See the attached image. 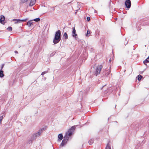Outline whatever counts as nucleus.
<instances>
[{
  "label": "nucleus",
  "mask_w": 149,
  "mask_h": 149,
  "mask_svg": "<svg viewBox=\"0 0 149 149\" xmlns=\"http://www.w3.org/2000/svg\"><path fill=\"white\" fill-rule=\"evenodd\" d=\"M47 72H48L47 71H44V72H42L41 74V75H43L44 74H45L47 73Z\"/></svg>",
  "instance_id": "nucleus-28"
},
{
  "label": "nucleus",
  "mask_w": 149,
  "mask_h": 149,
  "mask_svg": "<svg viewBox=\"0 0 149 149\" xmlns=\"http://www.w3.org/2000/svg\"><path fill=\"white\" fill-rule=\"evenodd\" d=\"M33 20L36 22H38L40 20V19L39 18H37L34 19Z\"/></svg>",
  "instance_id": "nucleus-23"
},
{
  "label": "nucleus",
  "mask_w": 149,
  "mask_h": 149,
  "mask_svg": "<svg viewBox=\"0 0 149 149\" xmlns=\"http://www.w3.org/2000/svg\"><path fill=\"white\" fill-rule=\"evenodd\" d=\"M72 131L69 130L66 133V134L64 136H66V137L68 138V139H69V137L72 135Z\"/></svg>",
  "instance_id": "nucleus-5"
},
{
  "label": "nucleus",
  "mask_w": 149,
  "mask_h": 149,
  "mask_svg": "<svg viewBox=\"0 0 149 149\" xmlns=\"http://www.w3.org/2000/svg\"><path fill=\"white\" fill-rule=\"evenodd\" d=\"M63 37L65 39H68V36L66 32L64 33L63 35Z\"/></svg>",
  "instance_id": "nucleus-17"
},
{
  "label": "nucleus",
  "mask_w": 149,
  "mask_h": 149,
  "mask_svg": "<svg viewBox=\"0 0 149 149\" xmlns=\"http://www.w3.org/2000/svg\"><path fill=\"white\" fill-rule=\"evenodd\" d=\"M27 25L29 27H30L32 25H33V22L31 21H29L27 22Z\"/></svg>",
  "instance_id": "nucleus-15"
},
{
  "label": "nucleus",
  "mask_w": 149,
  "mask_h": 149,
  "mask_svg": "<svg viewBox=\"0 0 149 149\" xmlns=\"http://www.w3.org/2000/svg\"><path fill=\"white\" fill-rule=\"evenodd\" d=\"M75 129V127L74 126L72 127L69 130H70V131H72V132L73 131V130H74Z\"/></svg>",
  "instance_id": "nucleus-24"
},
{
  "label": "nucleus",
  "mask_w": 149,
  "mask_h": 149,
  "mask_svg": "<svg viewBox=\"0 0 149 149\" xmlns=\"http://www.w3.org/2000/svg\"><path fill=\"white\" fill-rule=\"evenodd\" d=\"M111 61V58H110L109 60V62H110Z\"/></svg>",
  "instance_id": "nucleus-36"
},
{
  "label": "nucleus",
  "mask_w": 149,
  "mask_h": 149,
  "mask_svg": "<svg viewBox=\"0 0 149 149\" xmlns=\"http://www.w3.org/2000/svg\"><path fill=\"white\" fill-rule=\"evenodd\" d=\"M77 36V34L76 33H73L72 34V36L73 37H76V36Z\"/></svg>",
  "instance_id": "nucleus-32"
},
{
  "label": "nucleus",
  "mask_w": 149,
  "mask_h": 149,
  "mask_svg": "<svg viewBox=\"0 0 149 149\" xmlns=\"http://www.w3.org/2000/svg\"><path fill=\"white\" fill-rule=\"evenodd\" d=\"M27 19H21V22H26L27 21Z\"/></svg>",
  "instance_id": "nucleus-27"
},
{
  "label": "nucleus",
  "mask_w": 149,
  "mask_h": 149,
  "mask_svg": "<svg viewBox=\"0 0 149 149\" xmlns=\"http://www.w3.org/2000/svg\"><path fill=\"white\" fill-rule=\"evenodd\" d=\"M61 31H60V30H58L56 32L54 37L61 38Z\"/></svg>",
  "instance_id": "nucleus-7"
},
{
  "label": "nucleus",
  "mask_w": 149,
  "mask_h": 149,
  "mask_svg": "<svg viewBox=\"0 0 149 149\" xmlns=\"http://www.w3.org/2000/svg\"><path fill=\"white\" fill-rule=\"evenodd\" d=\"M90 31L89 30H88L87 31V33L86 34V36H88V34H90Z\"/></svg>",
  "instance_id": "nucleus-29"
},
{
  "label": "nucleus",
  "mask_w": 149,
  "mask_h": 149,
  "mask_svg": "<svg viewBox=\"0 0 149 149\" xmlns=\"http://www.w3.org/2000/svg\"><path fill=\"white\" fill-rule=\"evenodd\" d=\"M3 116H2L0 117V125L1 124L2 120L3 118Z\"/></svg>",
  "instance_id": "nucleus-26"
},
{
  "label": "nucleus",
  "mask_w": 149,
  "mask_h": 149,
  "mask_svg": "<svg viewBox=\"0 0 149 149\" xmlns=\"http://www.w3.org/2000/svg\"><path fill=\"white\" fill-rule=\"evenodd\" d=\"M76 33V30L74 28L73 29V31H72V33L73 34L74 33Z\"/></svg>",
  "instance_id": "nucleus-31"
},
{
  "label": "nucleus",
  "mask_w": 149,
  "mask_h": 149,
  "mask_svg": "<svg viewBox=\"0 0 149 149\" xmlns=\"http://www.w3.org/2000/svg\"><path fill=\"white\" fill-rule=\"evenodd\" d=\"M4 65V64H3L1 66V70H2L3 69Z\"/></svg>",
  "instance_id": "nucleus-33"
},
{
  "label": "nucleus",
  "mask_w": 149,
  "mask_h": 149,
  "mask_svg": "<svg viewBox=\"0 0 149 149\" xmlns=\"http://www.w3.org/2000/svg\"><path fill=\"white\" fill-rule=\"evenodd\" d=\"M125 5L127 8H130L131 6L130 1V0H126L125 2Z\"/></svg>",
  "instance_id": "nucleus-4"
},
{
  "label": "nucleus",
  "mask_w": 149,
  "mask_h": 149,
  "mask_svg": "<svg viewBox=\"0 0 149 149\" xmlns=\"http://www.w3.org/2000/svg\"><path fill=\"white\" fill-rule=\"evenodd\" d=\"M12 21L13 22H15V24L21 23V19H13L12 20Z\"/></svg>",
  "instance_id": "nucleus-11"
},
{
  "label": "nucleus",
  "mask_w": 149,
  "mask_h": 149,
  "mask_svg": "<svg viewBox=\"0 0 149 149\" xmlns=\"http://www.w3.org/2000/svg\"><path fill=\"white\" fill-rule=\"evenodd\" d=\"M86 18H87V20L88 21H89L90 20V18L89 17H87Z\"/></svg>",
  "instance_id": "nucleus-34"
},
{
  "label": "nucleus",
  "mask_w": 149,
  "mask_h": 149,
  "mask_svg": "<svg viewBox=\"0 0 149 149\" xmlns=\"http://www.w3.org/2000/svg\"><path fill=\"white\" fill-rule=\"evenodd\" d=\"M61 40V38L54 37L53 39V42L54 44L58 43Z\"/></svg>",
  "instance_id": "nucleus-6"
},
{
  "label": "nucleus",
  "mask_w": 149,
  "mask_h": 149,
  "mask_svg": "<svg viewBox=\"0 0 149 149\" xmlns=\"http://www.w3.org/2000/svg\"><path fill=\"white\" fill-rule=\"evenodd\" d=\"M7 30L9 31H11L12 30V28L11 26H9L7 28Z\"/></svg>",
  "instance_id": "nucleus-22"
},
{
  "label": "nucleus",
  "mask_w": 149,
  "mask_h": 149,
  "mask_svg": "<svg viewBox=\"0 0 149 149\" xmlns=\"http://www.w3.org/2000/svg\"><path fill=\"white\" fill-rule=\"evenodd\" d=\"M148 24H149V21L146 22H144V25H147Z\"/></svg>",
  "instance_id": "nucleus-25"
},
{
  "label": "nucleus",
  "mask_w": 149,
  "mask_h": 149,
  "mask_svg": "<svg viewBox=\"0 0 149 149\" xmlns=\"http://www.w3.org/2000/svg\"><path fill=\"white\" fill-rule=\"evenodd\" d=\"M93 139L90 140L88 141V143L90 145H91L93 143Z\"/></svg>",
  "instance_id": "nucleus-18"
},
{
  "label": "nucleus",
  "mask_w": 149,
  "mask_h": 149,
  "mask_svg": "<svg viewBox=\"0 0 149 149\" xmlns=\"http://www.w3.org/2000/svg\"><path fill=\"white\" fill-rule=\"evenodd\" d=\"M4 76V75L3 74V71L1 70H0V77L2 78Z\"/></svg>",
  "instance_id": "nucleus-16"
},
{
  "label": "nucleus",
  "mask_w": 149,
  "mask_h": 149,
  "mask_svg": "<svg viewBox=\"0 0 149 149\" xmlns=\"http://www.w3.org/2000/svg\"><path fill=\"white\" fill-rule=\"evenodd\" d=\"M68 138L66 137V136L64 137V139L63 140L61 143L60 145V146L61 147L64 146L65 145L67 142L68 141Z\"/></svg>",
  "instance_id": "nucleus-3"
},
{
  "label": "nucleus",
  "mask_w": 149,
  "mask_h": 149,
  "mask_svg": "<svg viewBox=\"0 0 149 149\" xmlns=\"http://www.w3.org/2000/svg\"><path fill=\"white\" fill-rule=\"evenodd\" d=\"M5 20V17L3 15H1V17L0 19V22L2 24H4V21Z\"/></svg>",
  "instance_id": "nucleus-12"
},
{
  "label": "nucleus",
  "mask_w": 149,
  "mask_h": 149,
  "mask_svg": "<svg viewBox=\"0 0 149 149\" xmlns=\"http://www.w3.org/2000/svg\"><path fill=\"white\" fill-rule=\"evenodd\" d=\"M58 141H60L63 138V136L62 134H60L58 135Z\"/></svg>",
  "instance_id": "nucleus-13"
},
{
  "label": "nucleus",
  "mask_w": 149,
  "mask_h": 149,
  "mask_svg": "<svg viewBox=\"0 0 149 149\" xmlns=\"http://www.w3.org/2000/svg\"><path fill=\"white\" fill-rule=\"evenodd\" d=\"M128 43V42L126 41L125 42H124V44L125 45H126Z\"/></svg>",
  "instance_id": "nucleus-35"
},
{
  "label": "nucleus",
  "mask_w": 149,
  "mask_h": 149,
  "mask_svg": "<svg viewBox=\"0 0 149 149\" xmlns=\"http://www.w3.org/2000/svg\"><path fill=\"white\" fill-rule=\"evenodd\" d=\"M36 0H31V2L29 3V6H32L34 5L36 3Z\"/></svg>",
  "instance_id": "nucleus-14"
},
{
  "label": "nucleus",
  "mask_w": 149,
  "mask_h": 149,
  "mask_svg": "<svg viewBox=\"0 0 149 149\" xmlns=\"http://www.w3.org/2000/svg\"><path fill=\"white\" fill-rule=\"evenodd\" d=\"M137 77L138 80L139 81H140L141 80V79L142 78V76L141 75H140V74H139L138 76Z\"/></svg>",
  "instance_id": "nucleus-20"
},
{
  "label": "nucleus",
  "mask_w": 149,
  "mask_h": 149,
  "mask_svg": "<svg viewBox=\"0 0 149 149\" xmlns=\"http://www.w3.org/2000/svg\"><path fill=\"white\" fill-rule=\"evenodd\" d=\"M21 1L22 3H25L28 0H21Z\"/></svg>",
  "instance_id": "nucleus-30"
},
{
  "label": "nucleus",
  "mask_w": 149,
  "mask_h": 149,
  "mask_svg": "<svg viewBox=\"0 0 149 149\" xmlns=\"http://www.w3.org/2000/svg\"><path fill=\"white\" fill-rule=\"evenodd\" d=\"M34 140H35L34 139V138L31 136L30 139L28 141L27 143L29 144H32Z\"/></svg>",
  "instance_id": "nucleus-9"
},
{
  "label": "nucleus",
  "mask_w": 149,
  "mask_h": 149,
  "mask_svg": "<svg viewBox=\"0 0 149 149\" xmlns=\"http://www.w3.org/2000/svg\"><path fill=\"white\" fill-rule=\"evenodd\" d=\"M15 52L16 53H17V54L18 53V52L17 51H15Z\"/></svg>",
  "instance_id": "nucleus-37"
},
{
  "label": "nucleus",
  "mask_w": 149,
  "mask_h": 149,
  "mask_svg": "<svg viewBox=\"0 0 149 149\" xmlns=\"http://www.w3.org/2000/svg\"><path fill=\"white\" fill-rule=\"evenodd\" d=\"M105 149H111L110 145L109 143L107 144Z\"/></svg>",
  "instance_id": "nucleus-19"
},
{
  "label": "nucleus",
  "mask_w": 149,
  "mask_h": 149,
  "mask_svg": "<svg viewBox=\"0 0 149 149\" xmlns=\"http://www.w3.org/2000/svg\"><path fill=\"white\" fill-rule=\"evenodd\" d=\"M44 130V128H41L37 132L35 133L31 136L36 140L37 137H39L40 136Z\"/></svg>",
  "instance_id": "nucleus-1"
},
{
  "label": "nucleus",
  "mask_w": 149,
  "mask_h": 149,
  "mask_svg": "<svg viewBox=\"0 0 149 149\" xmlns=\"http://www.w3.org/2000/svg\"><path fill=\"white\" fill-rule=\"evenodd\" d=\"M102 67V66L101 65H98L97 66L96 68V71L95 72V74L96 76L100 73Z\"/></svg>",
  "instance_id": "nucleus-2"
},
{
  "label": "nucleus",
  "mask_w": 149,
  "mask_h": 149,
  "mask_svg": "<svg viewBox=\"0 0 149 149\" xmlns=\"http://www.w3.org/2000/svg\"><path fill=\"white\" fill-rule=\"evenodd\" d=\"M107 88H108L106 86V85H105L101 88V90H103H103L104 91V93L106 94L107 93Z\"/></svg>",
  "instance_id": "nucleus-10"
},
{
  "label": "nucleus",
  "mask_w": 149,
  "mask_h": 149,
  "mask_svg": "<svg viewBox=\"0 0 149 149\" xmlns=\"http://www.w3.org/2000/svg\"><path fill=\"white\" fill-rule=\"evenodd\" d=\"M111 72L110 67L109 69L107 70L104 72V74L103 75H104L105 76H108V75Z\"/></svg>",
  "instance_id": "nucleus-8"
},
{
  "label": "nucleus",
  "mask_w": 149,
  "mask_h": 149,
  "mask_svg": "<svg viewBox=\"0 0 149 149\" xmlns=\"http://www.w3.org/2000/svg\"><path fill=\"white\" fill-rule=\"evenodd\" d=\"M56 51H54L53 52H52V53H51L50 55V56L51 57L53 56L56 53Z\"/></svg>",
  "instance_id": "nucleus-21"
},
{
  "label": "nucleus",
  "mask_w": 149,
  "mask_h": 149,
  "mask_svg": "<svg viewBox=\"0 0 149 149\" xmlns=\"http://www.w3.org/2000/svg\"><path fill=\"white\" fill-rule=\"evenodd\" d=\"M54 10H55V9H54V8H53V9H52V10H53V11H54Z\"/></svg>",
  "instance_id": "nucleus-38"
}]
</instances>
